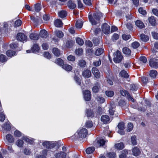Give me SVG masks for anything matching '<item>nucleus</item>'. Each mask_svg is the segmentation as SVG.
Masks as SVG:
<instances>
[{"label":"nucleus","mask_w":158,"mask_h":158,"mask_svg":"<svg viewBox=\"0 0 158 158\" xmlns=\"http://www.w3.org/2000/svg\"><path fill=\"white\" fill-rule=\"evenodd\" d=\"M23 141L19 139L16 142L17 145L20 147H23Z\"/></svg>","instance_id":"obj_57"},{"label":"nucleus","mask_w":158,"mask_h":158,"mask_svg":"<svg viewBox=\"0 0 158 158\" xmlns=\"http://www.w3.org/2000/svg\"><path fill=\"white\" fill-rule=\"evenodd\" d=\"M104 51V49L102 48H98L95 51V54L96 56H99Z\"/></svg>","instance_id":"obj_37"},{"label":"nucleus","mask_w":158,"mask_h":158,"mask_svg":"<svg viewBox=\"0 0 158 158\" xmlns=\"http://www.w3.org/2000/svg\"><path fill=\"white\" fill-rule=\"evenodd\" d=\"M22 22L20 20H16L15 23V27H17L20 26Z\"/></svg>","instance_id":"obj_63"},{"label":"nucleus","mask_w":158,"mask_h":158,"mask_svg":"<svg viewBox=\"0 0 158 158\" xmlns=\"http://www.w3.org/2000/svg\"><path fill=\"white\" fill-rule=\"evenodd\" d=\"M114 56L113 60L115 63L120 62L123 58L121 53L118 50L116 52H114Z\"/></svg>","instance_id":"obj_2"},{"label":"nucleus","mask_w":158,"mask_h":158,"mask_svg":"<svg viewBox=\"0 0 158 158\" xmlns=\"http://www.w3.org/2000/svg\"><path fill=\"white\" fill-rule=\"evenodd\" d=\"M157 74V72L155 70H152L150 71L149 75L150 77L152 78H155Z\"/></svg>","instance_id":"obj_27"},{"label":"nucleus","mask_w":158,"mask_h":158,"mask_svg":"<svg viewBox=\"0 0 158 158\" xmlns=\"http://www.w3.org/2000/svg\"><path fill=\"white\" fill-rule=\"evenodd\" d=\"M93 125V123L91 121H87L86 122L85 126L87 128L91 127Z\"/></svg>","instance_id":"obj_51"},{"label":"nucleus","mask_w":158,"mask_h":158,"mask_svg":"<svg viewBox=\"0 0 158 158\" xmlns=\"http://www.w3.org/2000/svg\"><path fill=\"white\" fill-rule=\"evenodd\" d=\"M54 156L56 158H65L66 155L63 152H60L55 154Z\"/></svg>","instance_id":"obj_18"},{"label":"nucleus","mask_w":158,"mask_h":158,"mask_svg":"<svg viewBox=\"0 0 158 158\" xmlns=\"http://www.w3.org/2000/svg\"><path fill=\"white\" fill-rule=\"evenodd\" d=\"M94 150L95 149L94 147H90L86 149V152L87 154H89L92 153Z\"/></svg>","instance_id":"obj_45"},{"label":"nucleus","mask_w":158,"mask_h":158,"mask_svg":"<svg viewBox=\"0 0 158 158\" xmlns=\"http://www.w3.org/2000/svg\"><path fill=\"white\" fill-rule=\"evenodd\" d=\"M101 120L104 123L106 124L110 122V119L108 115H103L101 118Z\"/></svg>","instance_id":"obj_13"},{"label":"nucleus","mask_w":158,"mask_h":158,"mask_svg":"<svg viewBox=\"0 0 158 158\" xmlns=\"http://www.w3.org/2000/svg\"><path fill=\"white\" fill-rule=\"evenodd\" d=\"M48 35L47 31L45 30H41L40 33V36L42 38H46Z\"/></svg>","instance_id":"obj_20"},{"label":"nucleus","mask_w":158,"mask_h":158,"mask_svg":"<svg viewBox=\"0 0 158 158\" xmlns=\"http://www.w3.org/2000/svg\"><path fill=\"white\" fill-rule=\"evenodd\" d=\"M138 11L139 13L143 15H144L147 14L146 11L144 10L142 7L139 8V9Z\"/></svg>","instance_id":"obj_61"},{"label":"nucleus","mask_w":158,"mask_h":158,"mask_svg":"<svg viewBox=\"0 0 158 158\" xmlns=\"http://www.w3.org/2000/svg\"><path fill=\"white\" fill-rule=\"evenodd\" d=\"M6 139L9 142L12 143L14 141V139L10 134L7 135L6 136Z\"/></svg>","instance_id":"obj_40"},{"label":"nucleus","mask_w":158,"mask_h":158,"mask_svg":"<svg viewBox=\"0 0 158 158\" xmlns=\"http://www.w3.org/2000/svg\"><path fill=\"white\" fill-rule=\"evenodd\" d=\"M140 39L143 41L147 42L149 39V37L143 34H141L140 35Z\"/></svg>","instance_id":"obj_29"},{"label":"nucleus","mask_w":158,"mask_h":158,"mask_svg":"<svg viewBox=\"0 0 158 158\" xmlns=\"http://www.w3.org/2000/svg\"><path fill=\"white\" fill-rule=\"evenodd\" d=\"M16 39L19 41L23 42L26 41L27 36L23 33H19L17 34Z\"/></svg>","instance_id":"obj_4"},{"label":"nucleus","mask_w":158,"mask_h":158,"mask_svg":"<svg viewBox=\"0 0 158 158\" xmlns=\"http://www.w3.org/2000/svg\"><path fill=\"white\" fill-rule=\"evenodd\" d=\"M30 38L31 40H37L39 39V35L36 33H31L30 35Z\"/></svg>","instance_id":"obj_28"},{"label":"nucleus","mask_w":158,"mask_h":158,"mask_svg":"<svg viewBox=\"0 0 158 158\" xmlns=\"http://www.w3.org/2000/svg\"><path fill=\"white\" fill-rule=\"evenodd\" d=\"M130 88L131 90L132 91H135L138 89V86L137 85L133 84L130 85Z\"/></svg>","instance_id":"obj_43"},{"label":"nucleus","mask_w":158,"mask_h":158,"mask_svg":"<svg viewBox=\"0 0 158 158\" xmlns=\"http://www.w3.org/2000/svg\"><path fill=\"white\" fill-rule=\"evenodd\" d=\"M78 64L80 67L84 68L86 65V62L84 60L81 59L79 60Z\"/></svg>","instance_id":"obj_22"},{"label":"nucleus","mask_w":158,"mask_h":158,"mask_svg":"<svg viewBox=\"0 0 158 158\" xmlns=\"http://www.w3.org/2000/svg\"><path fill=\"white\" fill-rule=\"evenodd\" d=\"M120 74L122 77H124L125 78H128L129 76L128 74L124 70L121 71L120 73Z\"/></svg>","instance_id":"obj_38"},{"label":"nucleus","mask_w":158,"mask_h":158,"mask_svg":"<svg viewBox=\"0 0 158 158\" xmlns=\"http://www.w3.org/2000/svg\"><path fill=\"white\" fill-rule=\"evenodd\" d=\"M118 104L120 106L123 107L126 105V102L124 100L121 99L118 102Z\"/></svg>","instance_id":"obj_53"},{"label":"nucleus","mask_w":158,"mask_h":158,"mask_svg":"<svg viewBox=\"0 0 158 158\" xmlns=\"http://www.w3.org/2000/svg\"><path fill=\"white\" fill-rule=\"evenodd\" d=\"M131 36L130 35H127L126 34H123L122 36L123 39L125 40L129 39L131 38Z\"/></svg>","instance_id":"obj_64"},{"label":"nucleus","mask_w":158,"mask_h":158,"mask_svg":"<svg viewBox=\"0 0 158 158\" xmlns=\"http://www.w3.org/2000/svg\"><path fill=\"white\" fill-rule=\"evenodd\" d=\"M131 46L134 48L136 49L139 46V44L138 42H135L132 43Z\"/></svg>","instance_id":"obj_59"},{"label":"nucleus","mask_w":158,"mask_h":158,"mask_svg":"<svg viewBox=\"0 0 158 158\" xmlns=\"http://www.w3.org/2000/svg\"><path fill=\"white\" fill-rule=\"evenodd\" d=\"M110 30V26L106 23H105L103 24L102 26V30L105 34H107L109 33Z\"/></svg>","instance_id":"obj_7"},{"label":"nucleus","mask_w":158,"mask_h":158,"mask_svg":"<svg viewBox=\"0 0 158 158\" xmlns=\"http://www.w3.org/2000/svg\"><path fill=\"white\" fill-rule=\"evenodd\" d=\"M43 145L46 148L48 149H51L53 148L55 146L54 143H51V142L48 141H45L43 143Z\"/></svg>","instance_id":"obj_9"},{"label":"nucleus","mask_w":158,"mask_h":158,"mask_svg":"<svg viewBox=\"0 0 158 158\" xmlns=\"http://www.w3.org/2000/svg\"><path fill=\"white\" fill-rule=\"evenodd\" d=\"M62 67L67 71H70L72 69V67L71 65L66 64H63Z\"/></svg>","instance_id":"obj_24"},{"label":"nucleus","mask_w":158,"mask_h":158,"mask_svg":"<svg viewBox=\"0 0 158 158\" xmlns=\"http://www.w3.org/2000/svg\"><path fill=\"white\" fill-rule=\"evenodd\" d=\"M102 16V13L101 12H98L94 13L93 15H89V18L92 25H96Z\"/></svg>","instance_id":"obj_1"},{"label":"nucleus","mask_w":158,"mask_h":158,"mask_svg":"<svg viewBox=\"0 0 158 158\" xmlns=\"http://www.w3.org/2000/svg\"><path fill=\"white\" fill-rule=\"evenodd\" d=\"M35 10L36 12H39L41 9V4L40 3H37L35 5Z\"/></svg>","instance_id":"obj_42"},{"label":"nucleus","mask_w":158,"mask_h":158,"mask_svg":"<svg viewBox=\"0 0 158 158\" xmlns=\"http://www.w3.org/2000/svg\"><path fill=\"white\" fill-rule=\"evenodd\" d=\"M141 81L145 85L148 81V78L146 77H141Z\"/></svg>","instance_id":"obj_56"},{"label":"nucleus","mask_w":158,"mask_h":158,"mask_svg":"<svg viewBox=\"0 0 158 158\" xmlns=\"http://www.w3.org/2000/svg\"><path fill=\"white\" fill-rule=\"evenodd\" d=\"M15 52L12 51L11 50H8L6 52V54L8 56H12L15 55Z\"/></svg>","instance_id":"obj_54"},{"label":"nucleus","mask_w":158,"mask_h":158,"mask_svg":"<svg viewBox=\"0 0 158 158\" xmlns=\"http://www.w3.org/2000/svg\"><path fill=\"white\" fill-rule=\"evenodd\" d=\"M120 92L121 94L123 96H126V94L127 96H129V94L127 92V91L124 89L120 90Z\"/></svg>","instance_id":"obj_58"},{"label":"nucleus","mask_w":158,"mask_h":158,"mask_svg":"<svg viewBox=\"0 0 158 158\" xmlns=\"http://www.w3.org/2000/svg\"><path fill=\"white\" fill-rule=\"evenodd\" d=\"M118 127L119 129L118 132L121 135H123L124 132L123 131L125 129V124L123 122H121L119 123L118 125Z\"/></svg>","instance_id":"obj_8"},{"label":"nucleus","mask_w":158,"mask_h":158,"mask_svg":"<svg viewBox=\"0 0 158 158\" xmlns=\"http://www.w3.org/2000/svg\"><path fill=\"white\" fill-rule=\"evenodd\" d=\"M148 20L149 23L152 25L154 26L156 24V20L154 16H151V17H149L148 18Z\"/></svg>","instance_id":"obj_30"},{"label":"nucleus","mask_w":158,"mask_h":158,"mask_svg":"<svg viewBox=\"0 0 158 158\" xmlns=\"http://www.w3.org/2000/svg\"><path fill=\"white\" fill-rule=\"evenodd\" d=\"M83 52V50L82 48L76 49L75 51V53L78 55H81Z\"/></svg>","instance_id":"obj_48"},{"label":"nucleus","mask_w":158,"mask_h":158,"mask_svg":"<svg viewBox=\"0 0 158 158\" xmlns=\"http://www.w3.org/2000/svg\"><path fill=\"white\" fill-rule=\"evenodd\" d=\"M39 49L40 48L36 44H34L31 48V51L34 53L38 52L39 50Z\"/></svg>","instance_id":"obj_23"},{"label":"nucleus","mask_w":158,"mask_h":158,"mask_svg":"<svg viewBox=\"0 0 158 158\" xmlns=\"http://www.w3.org/2000/svg\"><path fill=\"white\" fill-rule=\"evenodd\" d=\"M67 15V12L65 10H61L58 13V15L61 18H63L66 17Z\"/></svg>","instance_id":"obj_31"},{"label":"nucleus","mask_w":158,"mask_h":158,"mask_svg":"<svg viewBox=\"0 0 158 158\" xmlns=\"http://www.w3.org/2000/svg\"><path fill=\"white\" fill-rule=\"evenodd\" d=\"M54 24L56 27H60L63 26V23L61 20L57 19L55 21Z\"/></svg>","instance_id":"obj_21"},{"label":"nucleus","mask_w":158,"mask_h":158,"mask_svg":"<svg viewBox=\"0 0 158 158\" xmlns=\"http://www.w3.org/2000/svg\"><path fill=\"white\" fill-rule=\"evenodd\" d=\"M7 58L5 55L1 54L0 55V61L2 62H6L7 60Z\"/></svg>","instance_id":"obj_41"},{"label":"nucleus","mask_w":158,"mask_h":158,"mask_svg":"<svg viewBox=\"0 0 158 158\" xmlns=\"http://www.w3.org/2000/svg\"><path fill=\"white\" fill-rule=\"evenodd\" d=\"M87 130L85 128H82L78 130L75 134V135H77V137L79 138H84L86 137L87 135Z\"/></svg>","instance_id":"obj_3"},{"label":"nucleus","mask_w":158,"mask_h":158,"mask_svg":"<svg viewBox=\"0 0 158 158\" xmlns=\"http://www.w3.org/2000/svg\"><path fill=\"white\" fill-rule=\"evenodd\" d=\"M76 42L78 44L80 45H82L83 44L84 42L83 40L81 39L80 38H77L76 39Z\"/></svg>","instance_id":"obj_47"},{"label":"nucleus","mask_w":158,"mask_h":158,"mask_svg":"<svg viewBox=\"0 0 158 158\" xmlns=\"http://www.w3.org/2000/svg\"><path fill=\"white\" fill-rule=\"evenodd\" d=\"M74 43V41L72 40H68L66 43V46L68 48H71L73 46Z\"/></svg>","instance_id":"obj_36"},{"label":"nucleus","mask_w":158,"mask_h":158,"mask_svg":"<svg viewBox=\"0 0 158 158\" xmlns=\"http://www.w3.org/2000/svg\"><path fill=\"white\" fill-rule=\"evenodd\" d=\"M67 6L70 9H74L76 6V5L74 2L71 0L68 1Z\"/></svg>","instance_id":"obj_17"},{"label":"nucleus","mask_w":158,"mask_h":158,"mask_svg":"<svg viewBox=\"0 0 158 158\" xmlns=\"http://www.w3.org/2000/svg\"><path fill=\"white\" fill-rule=\"evenodd\" d=\"M106 94L108 97H111L114 95V93L112 91H106Z\"/></svg>","instance_id":"obj_55"},{"label":"nucleus","mask_w":158,"mask_h":158,"mask_svg":"<svg viewBox=\"0 0 158 158\" xmlns=\"http://www.w3.org/2000/svg\"><path fill=\"white\" fill-rule=\"evenodd\" d=\"M99 86L98 84H97L94 86L92 89V91L94 93H98L99 91Z\"/></svg>","instance_id":"obj_44"},{"label":"nucleus","mask_w":158,"mask_h":158,"mask_svg":"<svg viewBox=\"0 0 158 158\" xmlns=\"http://www.w3.org/2000/svg\"><path fill=\"white\" fill-rule=\"evenodd\" d=\"M132 154L135 156H139L141 153L140 151L137 147H135L132 149Z\"/></svg>","instance_id":"obj_12"},{"label":"nucleus","mask_w":158,"mask_h":158,"mask_svg":"<svg viewBox=\"0 0 158 158\" xmlns=\"http://www.w3.org/2000/svg\"><path fill=\"white\" fill-rule=\"evenodd\" d=\"M84 98V99L86 101L90 100L91 97V94L90 91L89 90H85L83 91Z\"/></svg>","instance_id":"obj_5"},{"label":"nucleus","mask_w":158,"mask_h":158,"mask_svg":"<svg viewBox=\"0 0 158 158\" xmlns=\"http://www.w3.org/2000/svg\"><path fill=\"white\" fill-rule=\"evenodd\" d=\"M107 156L109 158H114L115 157V153L114 152H110L107 154Z\"/></svg>","instance_id":"obj_50"},{"label":"nucleus","mask_w":158,"mask_h":158,"mask_svg":"<svg viewBox=\"0 0 158 158\" xmlns=\"http://www.w3.org/2000/svg\"><path fill=\"white\" fill-rule=\"evenodd\" d=\"M79 74L78 73H77V74L76 75L75 74L74 79L76 81V82L77 84L79 85L81 84V81L80 78L79 77L78 75Z\"/></svg>","instance_id":"obj_39"},{"label":"nucleus","mask_w":158,"mask_h":158,"mask_svg":"<svg viewBox=\"0 0 158 158\" xmlns=\"http://www.w3.org/2000/svg\"><path fill=\"white\" fill-rule=\"evenodd\" d=\"M56 63L58 65H62V64L64 63V61L62 60L60 58H58L57 59Z\"/></svg>","instance_id":"obj_60"},{"label":"nucleus","mask_w":158,"mask_h":158,"mask_svg":"<svg viewBox=\"0 0 158 158\" xmlns=\"http://www.w3.org/2000/svg\"><path fill=\"white\" fill-rule=\"evenodd\" d=\"M18 43H13L10 44V47L13 49H15L17 51L21 50L22 47H19L18 46Z\"/></svg>","instance_id":"obj_15"},{"label":"nucleus","mask_w":158,"mask_h":158,"mask_svg":"<svg viewBox=\"0 0 158 158\" xmlns=\"http://www.w3.org/2000/svg\"><path fill=\"white\" fill-rule=\"evenodd\" d=\"M92 72L96 78H98L100 77V73L98 69L96 67H93L92 68Z\"/></svg>","instance_id":"obj_10"},{"label":"nucleus","mask_w":158,"mask_h":158,"mask_svg":"<svg viewBox=\"0 0 158 158\" xmlns=\"http://www.w3.org/2000/svg\"><path fill=\"white\" fill-rule=\"evenodd\" d=\"M55 35L59 38H62L64 36V34L61 31L59 30H56L55 32Z\"/></svg>","instance_id":"obj_26"},{"label":"nucleus","mask_w":158,"mask_h":158,"mask_svg":"<svg viewBox=\"0 0 158 158\" xmlns=\"http://www.w3.org/2000/svg\"><path fill=\"white\" fill-rule=\"evenodd\" d=\"M133 128V125L132 123H128L127 131L128 132L131 131Z\"/></svg>","instance_id":"obj_52"},{"label":"nucleus","mask_w":158,"mask_h":158,"mask_svg":"<svg viewBox=\"0 0 158 158\" xmlns=\"http://www.w3.org/2000/svg\"><path fill=\"white\" fill-rule=\"evenodd\" d=\"M86 114L88 117H93L94 116V113L91 110L87 109L86 110Z\"/></svg>","instance_id":"obj_34"},{"label":"nucleus","mask_w":158,"mask_h":158,"mask_svg":"<svg viewBox=\"0 0 158 158\" xmlns=\"http://www.w3.org/2000/svg\"><path fill=\"white\" fill-rule=\"evenodd\" d=\"M82 75L85 78H88L91 77L92 74L91 71L88 69L84 70L82 72Z\"/></svg>","instance_id":"obj_11"},{"label":"nucleus","mask_w":158,"mask_h":158,"mask_svg":"<svg viewBox=\"0 0 158 158\" xmlns=\"http://www.w3.org/2000/svg\"><path fill=\"white\" fill-rule=\"evenodd\" d=\"M123 53L125 54L126 56H131V50L128 48L127 47L124 48L123 49Z\"/></svg>","instance_id":"obj_19"},{"label":"nucleus","mask_w":158,"mask_h":158,"mask_svg":"<svg viewBox=\"0 0 158 158\" xmlns=\"http://www.w3.org/2000/svg\"><path fill=\"white\" fill-rule=\"evenodd\" d=\"M136 139V136L135 135L132 136L131 137V143L133 145H136L137 144Z\"/></svg>","instance_id":"obj_46"},{"label":"nucleus","mask_w":158,"mask_h":158,"mask_svg":"<svg viewBox=\"0 0 158 158\" xmlns=\"http://www.w3.org/2000/svg\"><path fill=\"white\" fill-rule=\"evenodd\" d=\"M75 25L77 28H80L82 27L83 23L81 21H77L76 22Z\"/></svg>","instance_id":"obj_49"},{"label":"nucleus","mask_w":158,"mask_h":158,"mask_svg":"<svg viewBox=\"0 0 158 158\" xmlns=\"http://www.w3.org/2000/svg\"><path fill=\"white\" fill-rule=\"evenodd\" d=\"M136 25L139 28H142L144 27L143 23L140 20H137L135 22Z\"/></svg>","instance_id":"obj_32"},{"label":"nucleus","mask_w":158,"mask_h":158,"mask_svg":"<svg viewBox=\"0 0 158 158\" xmlns=\"http://www.w3.org/2000/svg\"><path fill=\"white\" fill-rule=\"evenodd\" d=\"M52 52L56 56H59L60 55L59 50L57 48H54L52 49Z\"/></svg>","instance_id":"obj_35"},{"label":"nucleus","mask_w":158,"mask_h":158,"mask_svg":"<svg viewBox=\"0 0 158 158\" xmlns=\"http://www.w3.org/2000/svg\"><path fill=\"white\" fill-rule=\"evenodd\" d=\"M105 142L106 141H105L103 139H100L97 142L96 146L97 147H102L104 145Z\"/></svg>","instance_id":"obj_16"},{"label":"nucleus","mask_w":158,"mask_h":158,"mask_svg":"<svg viewBox=\"0 0 158 158\" xmlns=\"http://www.w3.org/2000/svg\"><path fill=\"white\" fill-rule=\"evenodd\" d=\"M115 106L114 105H112L110 106L109 110V112L111 115L114 114V112L115 111Z\"/></svg>","instance_id":"obj_33"},{"label":"nucleus","mask_w":158,"mask_h":158,"mask_svg":"<svg viewBox=\"0 0 158 158\" xmlns=\"http://www.w3.org/2000/svg\"><path fill=\"white\" fill-rule=\"evenodd\" d=\"M150 66L154 68H158V60L156 58H154L151 59L149 62Z\"/></svg>","instance_id":"obj_6"},{"label":"nucleus","mask_w":158,"mask_h":158,"mask_svg":"<svg viewBox=\"0 0 158 158\" xmlns=\"http://www.w3.org/2000/svg\"><path fill=\"white\" fill-rule=\"evenodd\" d=\"M119 38V36L118 34L114 33L113 35L112 39L113 41L117 40Z\"/></svg>","instance_id":"obj_62"},{"label":"nucleus","mask_w":158,"mask_h":158,"mask_svg":"<svg viewBox=\"0 0 158 158\" xmlns=\"http://www.w3.org/2000/svg\"><path fill=\"white\" fill-rule=\"evenodd\" d=\"M114 146L116 148L119 150H122L124 148V144L122 142L116 143Z\"/></svg>","instance_id":"obj_25"},{"label":"nucleus","mask_w":158,"mask_h":158,"mask_svg":"<svg viewBox=\"0 0 158 158\" xmlns=\"http://www.w3.org/2000/svg\"><path fill=\"white\" fill-rule=\"evenodd\" d=\"M95 100L98 103H102L105 101L104 98L101 96L97 95L95 96Z\"/></svg>","instance_id":"obj_14"}]
</instances>
